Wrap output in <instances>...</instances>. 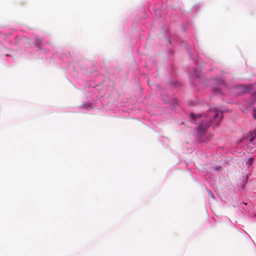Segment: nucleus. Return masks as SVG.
<instances>
[{
	"instance_id": "2",
	"label": "nucleus",
	"mask_w": 256,
	"mask_h": 256,
	"mask_svg": "<svg viewBox=\"0 0 256 256\" xmlns=\"http://www.w3.org/2000/svg\"><path fill=\"white\" fill-rule=\"evenodd\" d=\"M34 44L36 46L40 47L42 45V40L39 38H37L35 40Z\"/></svg>"
},
{
	"instance_id": "6",
	"label": "nucleus",
	"mask_w": 256,
	"mask_h": 256,
	"mask_svg": "<svg viewBox=\"0 0 256 256\" xmlns=\"http://www.w3.org/2000/svg\"><path fill=\"white\" fill-rule=\"evenodd\" d=\"M254 118H256V114H254Z\"/></svg>"
},
{
	"instance_id": "1",
	"label": "nucleus",
	"mask_w": 256,
	"mask_h": 256,
	"mask_svg": "<svg viewBox=\"0 0 256 256\" xmlns=\"http://www.w3.org/2000/svg\"><path fill=\"white\" fill-rule=\"evenodd\" d=\"M222 117V111L216 108L210 109L208 112L207 115L205 114H196L193 113L190 114L192 121L193 122L195 120H200L198 130L202 132H204L210 126L211 122L216 125L219 124L221 122Z\"/></svg>"
},
{
	"instance_id": "3",
	"label": "nucleus",
	"mask_w": 256,
	"mask_h": 256,
	"mask_svg": "<svg viewBox=\"0 0 256 256\" xmlns=\"http://www.w3.org/2000/svg\"><path fill=\"white\" fill-rule=\"evenodd\" d=\"M256 138V130L251 134V138L250 139V142H252L254 139Z\"/></svg>"
},
{
	"instance_id": "4",
	"label": "nucleus",
	"mask_w": 256,
	"mask_h": 256,
	"mask_svg": "<svg viewBox=\"0 0 256 256\" xmlns=\"http://www.w3.org/2000/svg\"><path fill=\"white\" fill-rule=\"evenodd\" d=\"M253 161H254V158H250L248 159V166H250L252 164Z\"/></svg>"
},
{
	"instance_id": "5",
	"label": "nucleus",
	"mask_w": 256,
	"mask_h": 256,
	"mask_svg": "<svg viewBox=\"0 0 256 256\" xmlns=\"http://www.w3.org/2000/svg\"><path fill=\"white\" fill-rule=\"evenodd\" d=\"M248 92V88H247L246 90H244V92Z\"/></svg>"
}]
</instances>
